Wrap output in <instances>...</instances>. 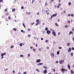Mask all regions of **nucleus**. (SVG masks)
I'll return each instance as SVG.
<instances>
[{"instance_id": "nucleus-1", "label": "nucleus", "mask_w": 74, "mask_h": 74, "mask_svg": "<svg viewBox=\"0 0 74 74\" xmlns=\"http://www.w3.org/2000/svg\"><path fill=\"white\" fill-rule=\"evenodd\" d=\"M40 20L38 19L36 20V22H37V23H36V24L35 25V26H37L38 25H40V23H41V22L39 21Z\"/></svg>"}, {"instance_id": "nucleus-2", "label": "nucleus", "mask_w": 74, "mask_h": 74, "mask_svg": "<svg viewBox=\"0 0 74 74\" xmlns=\"http://www.w3.org/2000/svg\"><path fill=\"white\" fill-rule=\"evenodd\" d=\"M65 71H67V69H64L63 68H62L61 69V72L62 73H64Z\"/></svg>"}, {"instance_id": "nucleus-3", "label": "nucleus", "mask_w": 74, "mask_h": 74, "mask_svg": "<svg viewBox=\"0 0 74 74\" xmlns=\"http://www.w3.org/2000/svg\"><path fill=\"white\" fill-rule=\"evenodd\" d=\"M64 60H62L59 61V63L60 64H63V63H64Z\"/></svg>"}, {"instance_id": "nucleus-4", "label": "nucleus", "mask_w": 74, "mask_h": 74, "mask_svg": "<svg viewBox=\"0 0 74 74\" xmlns=\"http://www.w3.org/2000/svg\"><path fill=\"white\" fill-rule=\"evenodd\" d=\"M52 34L53 35V36H56V32L54 30L53 31Z\"/></svg>"}, {"instance_id": "nucleus-5", "label": "nucleus", "mask_w": 74, "mask_h": 74, "mask_svg": "<svg viewBox=\"0 0 74 74\" xmlns=\"http://www.w3.org/2000/svg\"><path fill=\"white\" fill-rule=\"evenodd\" d=\"M50 54L51 57H54L55 56V53H51Z\"/></svg>"}, {"instance_id": "nucleus-6", "label": "nucleus", "mask_w": 74, "mask_h": 74, "mask_svg": "<svg viewBox=\"0 0 74 74\" xmlns=\"http://www.w3.org/2000/svg\"><path fill=\"white\" fill-rule=\"evenodd\" d=\"M47 33L48 34H49L51 33V31L50 30H47Z\"/></svg>"}, {"instance_id": "nucleus-7", "label": "nucleus", "mask_w": 74, "mask_h": 74, "mask_svg": "<svg viewBox=\"0 0 74 74\" xmlns=\"http://www.w3.org/2000/svg\"><path fill=\"white\" fill-rule=\"evenodd\" d=\"M57 13H56L55 14H53V15H51V18H52L53 16H56V15H57Z\"/></svg>"}, {"instance_id": "nucleus-8", "label": "nucleus", "mask_w": 74, "mask_h": 74, "mask_svg": "<svg viewBox=\"0 0 74 74\" xmlns=\"http://www.w3.org/2000/svg\"><path fill=\"white\" fill-rule=\"evenodd\" d=\"M40 62H41L40 59L37 60L36 61V63H39Z\"/></svg>"}, {"instance_id": "nucleus-9", "label": "nucleus", "mask_w": 74, "mask_h": 74, "mask_svg": "<svg viewBox=\"0 0 74 74\" xmlns=\"http://www.w3.org/2000/svg\"><path fill=\"white\" fill-rule=\"evenodd\" d=\"M43 73H44L45 74H46L47 73V69H45L44 70V71H43Z\"/></svg>"}, {"instance_id": "nucleus-10", "label": "nucleus", "mask_w": 74, "mask_h": 74, "mask_svg": "<svg viewBox=\"0 0 74 74\" xmlns=\"http://www.w3.org/2000/svg\"><path fill=\"white\" fill-rule=\"evenodd\" d=\"M67 66H68V68L69 70H70V69H71V68H70V65H69V64H68L67 65Z\"/></svg>"}, {"instance_id": "nucleus-11", "label": "nucleus", "mask_w": 74, "mask_h": 74, "mask_svg": "<svg viewBox=\"0 0 74 74\" xmlns=\"http://www.w3.org/2000/svg\"><path fill=\"white\" fill-rule=\"evenodd\" d=\"M6 55V53H2L1 54V56H3V55Z\"/></svg>"}, {"instance_id": "nucleus-12", "label": "nucleus", "mask_w": 74, "mask_h": 74, "mask_svg": "<svg viewBox=\"0 0 74 74\" xmlns=\"http://www.w3.org/2000/svg\"><path fill=\"white\" fill-rule=\"evenodd\" d=\"M71 48L69 47V49L68 52H71Z\"/></svg>"}, {"instance_id": "nucleus-13", "label": "nucleus", "mask_w": 74, "mask_h": 74, "mask_svg": "<svg viewBox=\"0 0 74 74\" xmlns=\"http://www.w3.org/2000/svg\"><path fill=\"white\" fill-rule=\"evenodd\" d=\"M42 64H43V63H40L39 64H38L37 65L38 66H40V65H42Z\"/></svg>"}, {"instance_id": "nucleus-14", "label": "nucleus", "mask_w": 74, "mask_h": 74, "mask_svg": "<svg viewBox=\"0 0 74 74\" xmlns=\"http://www.w3.org/2000/svg\"><path fill=\"white\" fill-rule=\"evenodd\" d=\"M71 74H73L74 73V72H73V70H71Z\"/></svg>"}, {"instance_id": "nucleus-15", "label": "nucleus", "mask_w": 74, "mask_h": 74, "mask_svg": "<svg viewBox=\"0 0 74 74\" xmlns=\"http://www.w3.org/2000/svg\"><path fill=\"white\" fill-rule=\"evenodd\" d=\"M71 33L72 34H73V33L71 31L69 32V35H70V34H71Z\"/></svg>"}, {"instance_id": "nucleus-16", "label": "nucleus", "mask_w": 74, "mask_h": 74, "mask_svg": "<svg viewBox=\"0 0 74 74\" xmlns=\"http://www.w3.org/2000/svg\"><path fill=\"white\" fill-rule=\"evenodd\" d=\"M35 0H32V4H33V3H34V2H35Z\"/></svg>"}, {"instance_id": "nucleus-17", "label": "nucleus", "mask_w": 74, "mask_h": 74, "mask_svg": "<svg viewBox=\"0 0 74 74\" xmlns=\"http://www.w3.org/2000/svg\"><path fill=\"white\" fill-rule=\"evenodd\" d=\"M59 53H60L59 51H57V55H59Z\"/></svg>"}, {"instance_id": "nucleus-18", "label": "nucleus", "mask_w": 74, "mask_h": 74, "mask_svg": "<svg viewBox=\"0 0 74 74\" xmlns=\"http://www.w3.org/2000/svg\"><path fill=\"white\" fill-rule=\"evenodd\" d=\"M43 67L45 69H48V68H47V66H43Z\"/></svg>"}, {"instance_id": "nucleus-19", "label": "nucleus", "mask_w": 74, "mask_h": 74, "mask_svg": "<svg viewBox=\"0 0 74 74\" xmlns=\"http://www.w3.org/2000/svg\"><path fill=\"white\" fill-rule=\"evenodd\" d=\"M31 13V12H29L27 13V15H30Z\"/></svg>"}, {"instance_id": "nucleus-20", "label": "nucleus", "mask_w": 74, "mask_h": 74, "mask_svg": "<svg viewBox=\"0 0 74 74\" xmlns=\"http://www.w3.org/2000/svg\"><path fill=\"white\" fill-rule=\"evenodd\" d=\"M69 45H70V43H67V46H69Z\"/></svg>"}, {"instance_id": "nucleus-21", "label": "nucleus", "mask_w": 74, "mask_h": 74, "mask_svg": "<svg viewBox=\"0 0 74 74\" xmlns=\"http://www.w3.org/2000/svg\"><path fill=\"white\" fill-rule=\"evenodd\" d=\"M23 26H24V27H26V26H25V24L23 23Z\"/></svg>"}, {"instance_id": "nucleus-22", "label": "nucleus", "mask_w": 74, "mask_h": 74, "mask_svg": "<svg viewBox=\"0 0 74 74\" xmlns=\"http://www.w3.org/2000/svg\"><path fill=\"white\" fill-rule=\"evenodd\" d=\"M12 11L13 12V11H14V12L15 11V9L14 8V9H13L12 10Z\"/></svg>"}, {"instance_id": "nucleus-23", "label": "nucleus", "mask_w": 74, "mask_h": 74, "mask_svg": "<svg viewBox=\"0 0 74 74\" xmlns=\"http://www.w3.org/2000/svg\"><path fill=\"white\" fill-rule=\"evenodd\" d=\"M71 55L72 56H73V53H71Z\"/></svg>"}, {"instance_id": "nucleus-24", "label": "nucleus", "mask_w": 74, "mask_h": 74, "mask_svg": "<svg viewBox=\"0 0 74 74\" xmlns=\"http://www.w3.org/2000/svg\"><path fill=\"white\" fill-rule=\"evenodd\" d=\"M55 25L57 26H59V25H58V23H55Z\"/></svg>"}, {"instance_id": "nucleus-25", "label": "nucleus", "mask_w": 74, "mask_h": 74, "mask_svg": "<svg viewBox=\"0 0 74 74\" xmlns=\"http://www.w3.org/2000/svg\"><path fill=\"white\" fill-rule=\"evenodd\" d=\"M69 27V26H68L67 25H66L65 26V28H66V27Z\"/></svg>"}, {"instance_id": "nucleus-26", "label": "nucleus", "mask_w": 74, "mask_h": 74, "mask_svg": "<svg viewBox=\"0 0 74 74\" xmlns=\"http://www.w3.org/2000/svg\"><path fill=\"white\" fill-rule=\"evenodd\" d=\"M36 70L37 71H38V72H40V71H39V70L37 69H36Z\"/></svg>"}, {"instance_id": "nucleus-27", "label": "nucleus", "mask_w": 74, "mask_h": 74, "mask_svg": "<svg viewBox=\"0 0 74 74\" xmlns=\"http://www.w3.org/2000/svg\"><path fill=\"white\" fill-rule=\"evenodd\" d=\"M8 15H9V14H8V13H6V16H8Z\"/></svg>"}, {"instance_id": "nucleus-28", "label": "nucleus", "mask_w": 74, "mask_h": 74, "mask_svg": "<svg viewBox=\"0 0 74 74\" xmlns=\"http://www.w3.org/2000/svg\"><path fill=\"white\" fill-rule=\"evenodd\" d=\"M68 4L69 5H70L71 4V2H69L68 3Z\"/></svg>"}, {"instance_id": "nucleus-29", "label": "nucleus", "mask_w": 74, "mask_h": 74, "mask_svg": "<svg viewBox=\"0 0 74 74\" xmlns=\"http://www.w3.org/2000/svg\"><path fill=\"white\" fill-rule=\"evenodd\" d=\"M53 71L54 72H55V69H53Z\"/></svg>"}, {"instance_id": "nucleus-30", "label": "nucleus", "mask_w": 74, "mask_h": 74, "mask_svg": "<svg viewBox=\"0 0 74 74\" xmlns=\"http://www.w3.org/2000/svg\"><path fill=\"white\" fill-rule=\"evenodd\" d=\"M13 30H14V31H16V29L15 28H14Z\"/></svg>"}, {"instance_id": "nucleus-31", "label": "nucleus", "mask_w": 74, "mask_h": 74, "mask_svg": "<svg viewBox=\"0 0 74 74\" xmlns=\"http://www.w3.org/2000/svg\"><path fill=\"white\" fill-rule=\"evenodd\" d=\"M14 46L12 45L11 47H10V48H14Z\"/></svg>"}, {"instance_id": "nucleus-32", "label": "nucleus", "mask_w": 74, "mask_h": 74, "mask_svg": "<svg viewBox=\"0 0 74 74\" xmlns=\"http://www.w3.org/2000/svg\"><path fill=\"white\" fill-rule=\"evenodd\" d=\"M47 30H48V28L47 27L45 28V30L47 31Z\"/></svg>"}, {"instance_id": "nucleus-33", "label": "nucleus", "mask_w": 74, "mask_h": 74, "mask_svg": "<svg viewBox=\"0 0 74 74\" xmlns=\"http://www.w3.org/2000/svg\"><path fill=\"white\" fill-rule=\"evenodd\" d=\"M28 37H30L31 36L29 34L28 35Z\"/></svg>"}, {"instance_id": "nucleus-34", "label": "nucleus", "mask_w": 74, "mask_h": 74, "mask_svg": "<svg viewBox=\"0 0 74 74\" xmlns=\"http://www.w3.org/2000/svg\"><path fill=\"white\" fill-rule=\"evenodd\" d=\"M24 56L22 55H20V57H23Z\"/></svg>"}, {"instance_id": "nucleus-35", "label": "nucleus", "mask_w": 74, "mask_h": 74, "mask_svg": "<svg viewBox=\"0 0 74 74\" xmlns=\"http://www.w3.org/2000/svg\"><path fill=\"white\" fill-rule=\"evenodd\" d=\"M33 51H34V52H36V49H33Z\"/></svg>"}, {"instance_id": "nucleus-36", "label": "nucleus", "mask_w": 74, "mask_h": 74, "mask_svg": "<svg viewBox=\"0 0 74 74\" xmlns=\"http://www.w3.org/2000/svg\"><path fill=\"white\" fill-rule=\"evenodd\" d=\"M72 31H74V27H73L72 28Z\"/></svg>"}, {"instance_id": "nucleus-37", "label": "nucleus", "mask_w": 74, "mask_h": 74, "mask_svg": "<svg viewBox=\"0 0 74 74\" xmlns=\"http://www.w3.org/2000/svg\"><path fill=\"white\" fill-rule=\"evenodd\" d=\"M60 5H61V3H59L58 5V6H60Z\"/></svg>"}, {"instance_id": "nucleus-38", "label": "nucleus", "mask_w": 74, "mask_h": 74, "mask_svg": "<svg viewBox=\"0 0 74 74\" xmlns=\"http://www.w3.org/2000/svg\"><path fill=\"white\" fill-rule=\"evenodd\" d=\"M8 18L10 20L11 19V18H10V16H9L8 17Z\"/></svg>"}, {"instance_id": "nucleus-39", "label": "nucleus", "mask_w": 74, "mask_h": 74, "mask_svg": "<svg viewBox=\"0 0 74 74\" xmlns=\"http://www.w3.org/2000/svg\"><path fill=\"white\" fill-rule=\"evenodd\" d=\"M51 3H52L53 1V0H51Z\"/></svg>"}, {"instance_id": "nucleus-40", "label": "nucleus", "mask_w": 74, "mask_h": 74, "mask_svg": "<svg viewBox=\"0 0 74 74\" xmlns=\"http://www.w3.org/2000/svg\"><path fill=\"white\" fill-rule=\"evenodd\" d=\"M21 8H22V9H24V8H23V6H21Z\"/></svg>"}, {"instance_id": "nucleus-41", "label": "nucleus", "mask_w": 74, "mask_h": 74, "mask_svg": "<svg viewBox=\"0 0 74 74\" xmlns=\"http://www.w3.org/2000/svg\"><path fill=\"white\" fill-rule=\"evenodd\" d=\"M3 1V0H0V3H1Z\"/></svg>"}, {"instance_id": "nucleus-42", "label": "nucleus", "mask_w": 74, "mask_h": 74, "mask_svg": "<svg viewBox=\"0 0 74 74\" xmlns=\"http://www.w3.org/2000/svg\"><path fill=\"white\" fill-rule=\"evenodd\" d=\"M28 31H30V29H27Z\"/></svg>"}, {"instance_id": "nucleus-43", "label": "nucleus", "mask_w": 74, "mask_h": 74, "mask_svg": "<svg viewBox=\"0 0 74 74\" xmlns=\"http://www.w3.org/2000/svg\"><path fill=\"white\" fill-rule=\"evenodd\" d=\"M20 45L21 47H22V44L21 43H20Z\"/></svg>"}, {"instance_id": "nucleus-44", "label": "nucleus", "mask_w": 74, "mask_h": 74, "mask_svg": "<svg viewBox=\"0 0 74 74\" xmlns=\"http://www.w3.org/2000/svg\"><path fill=\"white\" fill-rule=\"evenodd\" d=\"M64 14H65V13H66V11H65V10H64Z\"/></svg>"}, {"instance_id": "nucleus-45", "label": "nucleus", "mask_w": 74, "mask_h": 74, "mask_svg": "<svg viewBox=\"0 0 74 74\" xmlns=\"http://www.w3.org/2000/svg\"><path fill=\"white\" fill-rule=\"evenodd\" d=\"M34 23H31V24H32V25H31L32 26V25H33V24H34Z\"/></svg>"}, {"instance_id": "nucleus-46", "label": "nucleus", "mask_w": 74, "mask_h": 74, "mask_svg": "<svg viewBox=\"0 0 74 74\" xmlns=\"http://www.w3.org/2000/svg\"><path fill=\"white\" fill-rule=\"evenodd\" d=\"M45 42H48V40H45Z\"/></svg>"}, {"instance_id": "nucleus-47", "label": "nucleus", "mask_w": 74, "mask_h": 74, "mask_svg": "<svg viewBox=\"0 0 74 74\" xmlns=\"http://www.w3.org/2000/svg\"><path fill=\"white\" fill-rule=\"evenodd\" d=\"M72 50H74V47H72L71 48Z\"/></svg>"}, {"instance_id": "nucleus-48", "label": "nucleus", "mask_w": 74, "mask_h": 74, "mask_svg": "<svg viewBox=\"0 0 74 74\" xmlns=\"http://www.w3.org/2000/svg\"><path fill=\"white\" fill-rule=\"evenodd\" d=\"M7 11V9H5V12H6V11Z\"/></svg>"}, {"instance_id": "nucleus-49", "label": "nucleus", "mask_w": 74, "mask_h": 74, "mask_svg": "<svg viewBox=\"0 0 74 74\" xmlns=\"http://www.w3.org/2000/svg\"><path fill=\"white\" fill-rule=\"evenodd\" d=\"M30 55L29 54H28V57H29V56H30Z\"/></svg>"}, {"instance_id": "nucleus-50", "label": "nucleus", "mask_w": 74, "mask_h": 74, "mask_svg": "<svg viewBox=\"0 0 74 74\" xmlns=\"http://www.w3.org/2000/svg\"><path fill=\"white\" fill-rule=\"evenodd\" d=\"M38 50L39 51H41V49L40 48H39L38 49Z\"/></svg>"}, {"instance_id": "nucleus-51", "label": "nucleus", "mask_w": 74, "mask_h": 74, "mask_svg": "<svg viewBox=\"0 0 74 74\" xmlns=\"http://www.w3.org/2000/svg\"><path fill=\"white\" fill-rule=\"evenodd\" d=\"M68 16H71V14H69L68 15Z\"/></svg>"}, {"instance_id": "nucleus-52", "label": "nucleus", "mask_w": 74, "mask_h": 74, "mask_svg": "<svg viewBox=\"0 0 74 74\" xmlns=\"http://www.w3.org/2000/svg\"><path fill=\"white\" fill-rule=\"evenodd\" d=\"M59 48L60 49H62V47H59Z\"/></svg>"}, {"instance_id": "nucleus-53", "label": "nucleus", "mask_w": 74, "mask_h": 74, "mask_svg": "<svg viewBox=\"0 0 74 74\" xmlns=\"http://www.w3.org/2000/svg\"><path fill=\"white\" fill-rule=\"evenodd\" d=\"M21 32H23V30H21Z\"/></svg>"}, {"instance_id": "nucleus-54", "label": "nucleus", "mask_w": 74, "mask_h": 74, "mask_svg": "<svg viewBox=\"0 0 74 74\" xmlns=\"http://www.w3.org/2000/svg\"><path fill=\"white\" fill-rule=\"evenodd\" d=\"M58 63V61H56V63Z\"/></svg>"}, {"instance_id": "nucleus-55", "label": "nucleus", "mask_w": 74, "mask_h": 74, "mask_svg": "<svg viewBox=\"0 0 74 74\" xmlns=\"http://www.w3.org/2000/svg\"><path fill=\"white\" fill-rule=\"evenodd\" d=\"M47 15H49V13H47Z\"/></svg>"}, {"instance_id": "nucleus-56", "label": "nucleus", "mask_w": 74, "mask_h": 74, "mask_svg": "<svg viewBox=\"0 0 74 74\" xmlns=\"http://www.w3.org/2000/svg\"><path fill=\"white\" fill-rule=\"evenodd\" d=\"M47 5V3L46 2V3H45V5Z\"/></svg>"}, {"instance_id": "nucleus-57", "label": "nucleus", "mask_w": 74, "mask_h": 74, "mask_svg": "<svg viewBox=\"0 0 74 74\" xmlns=\"http://www.w3.org/2000/svg\"><path fill=\"white\" fill-rule=\"evenodd\" d=\"M13 73H15V71L14 70L13 71Z\"/></svg>"}, {"instance_id": "nucleus-58", "label": "nucleus", "mask_w": 74, "mask_h": 74, "mask_svg": "<svg viewBox=\"0 0 74 74\" xmlns=\"http://www.w3.org/2000/svg\"><path fill=\"white\" fill-rule=\"evenodd\" d=\"M41 40H43V38H41Z\"/></svg>"}, {"instance_id": "nucleus-59", "label": "nucleus", "mask_w": 74, "mask_h": 74, "mask_svg": "<svg viewBox=\"0 0 74 74\" xmlns=\"http://www.w3.org/2000/svg\"><path fill=\"white\" fill-rule=\"evenodd\" d=\"M71 16H73V14H71Z\"/></svg>"}, {"instance_id": "nucleus-60", "label": "nucleus", "mask_w": 74, "mask_h": 74, "mask_svg": "<svg viewBox=\"0 0 74 74\" xmlns=\"http://www.w3.org/2000/svg\"><path fill=\"white\" fill-rule=\"evenodd\" d=\"M49 47H47V49H49Z\"/></svg>"}, {"instance_id": "nucleus-61", "label": "nucleus", "mask_w": 74, "mask_h": 74, "mask_svg": "<svg viewBox=\"0 0 74 74\" xmlns=\"http://www.w3.org/2000/svg\"><path fill=\"white\" fill-rule=\"evenodd\" d=\"M68 22L69 23H70V21H68Z\"/></svg>"}, {"instance_id": "nucleus-62", "label": "nucleus", "mask_w": 74, "mask_h": 74, "mask_svg": "<svg viewBox=\"0 0 74 74\" xmlns=\"http://www.w3.org/2000/svg\"><path fill=\"white\" fill-rule=\"evenodd\" d=\"M73 41L74 42V38H73Z\"/></svg>"}, {"instance_id": "nucleus-63", "label": "nucleus", "mask_w": 74, "mask_h": 74, "mask_svg": "<svg viewBox=\"0 0 74 74\" xmlns=\"http://www.w3.org/2000/svg\"><path fill=\"white\" fill-rule=\"evenodd\" d=\"M39 14V12H38V13H36V14L37 15H38V14Z\"/></svg>"}, {"instance_id": "nucleus-64", "label": "nucleus", "mask_w": 74, "mask_h": 74, "mask_svg": "<svg viewBox=\"0 0 74 74\" xmlns=\"http://www.w3.org/2000/svg\"><path fill=\"white\" fill-rule=\"evenodd\" d=\"M37 46H38L37 44H36V47H37Z\"/></svg>"}]
</instances>
